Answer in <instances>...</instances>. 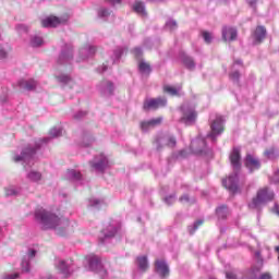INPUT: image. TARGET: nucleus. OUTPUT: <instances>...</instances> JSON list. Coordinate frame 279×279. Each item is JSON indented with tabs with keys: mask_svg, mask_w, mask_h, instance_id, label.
<instances>
[{
	"mask_svg": "<svg viewBox=\"0 0 279 279\" xmlns=\"http://www.w3.org/2000/svg\"><path fill=\"white\" fill-rule=\"evenodd\" d=\"M233 173L222 180V185L230 193H239V169H241V148L234 147L230 155Z\"/></svg>",
	"mask_w": 279,
	"mask_h": 279,
	"instance_id": "1",
	"label": "nucleus"
},
{
	"mask_svg": "<svg viewBox=\"0 0 279 279\" xmlns=\"http://www.w3.org/2000/svg\"><path fill=\"white\" fill-rule=\"evenodd\" d=\"M191 153L198 156H208V154H210V150L206 145V138L199 135L191 142L190 149H182L179 153L174 154L173 157L177 160H180V158H186Z\"/></svg>",
	"mask_w": 279,
	"mask_h": 279,
	"instance_id": "2",
	"label": "nucleus"
},
{
	"mask_svg": "<svg viewBox=\"0 0 279 279\" xmlns=\"http://www.w3.org/2000/svg\"><path fill=\"white\" fill-rule=\"evenodd\" d=\"M35 219L46 229L58 228V226H69V220L62 219L43 208L35 211Z\"/></svg>",
	"mask_w": 279,
	"mask_h": 279,
	"instance_id": "3",
	"label": "nucleus"
},
{
	"mask_svg": "<svg viewBox=\"0 0 279 279\" xmlns=\"http://www.w3.org/2000/svg\"><path fill=\"white\" fill-rule=\"evenodd\" d=\"M275 197L274 192L269 187H264L257 191L256 197L248 204L252 210H260L265 204L271 202Z\"/></svg>",
	"mask_w": 279,
	"mask_h": 279,
	"instance_id": "4",
	"label": "nucleus"
},
{
	"mask_svg": "<svg viewBox=\"0 0 279 279\" xmlns=\"http://www.w3.org/2000/svg\"><path fill=\"white\" fill-rule=\"evenodd\" d=\"M255 260L256 265L253 266L247 272L246 278L247 279H271V275L269 272L262 274L258 277V274L260 272V269L263 268V257H260V252H255Z\"/></svg>",
	"mask_w": 279,
	"mask_h": 279,
	"instance_id": "5",
	"label": "nucleus"
},
{
	"mask_svg": "<svg viewBox=\"0 0 279 279\" xmlns=\"http://www.w3.org/2000/svg\"><path fill=\"white\" fill-rule=\"evenodd\" d=\"M175 137L169 133H159L155 138V145L157 151H161L165 147H175Z\"/></svg>",
	"mask_w": 279,
	"mask_h": 279,
	"instance_id": "6",
	"label": "nucleus"
},
{
	"mask_svg": "<svg viewBox=\"0 0 279 279\" xmlns=\"http://www.w3.org/2000/svg\"><path fill=\"white\" fill-rule=\"evenodd\" d=\"M223 123H226V120L221 116H216V119L211 120V132L207 134V138H210L211 143H215L217 137L223 132Z\"/></svg>",
	"mask_w": 279,
	"mask_h": 279,
	"instance_id": "7",
	"label": "nucleus"
},
{
	"mask_svg": "<svg viewBox=\"0 0 279 279\" xmlns=\"http://www.w3.org/2000/svg\"><path fill=\"white\" fill-rule=\"evenodd\" d=\"M181 123H185L186 125H191V123H195V119H197V113L195 112V108L191 107L187 104L181 106Z\"/></svg>",
	"mask_w": 279,
	"mask_h": 279,
	"instance_id": "8",
	"label": "nucleus"
},
{
	"mask_svg": "<svg viewBox=\"0 0 279 279\" xmlns=\"http://www.w3.org/2000/svg\"><path fill=\"white\" fill-rule=\"evenodd\" d=\"M69 21V15H62L58 17L56 15H50L41 20V27H58V25H64Z\"/></svg>",
	"mask_w": 279,
	"mask_h": 279,
	"instance_id": "9",
	"label": "nucleus"
},
{
	"mask_svg": "<svg viewBox=\"0 0 279 279\" xmlns=\"http://www.w3.org/2000/svg\"><path fill=\"white\" fill-rule=\"evenodd\" d=\"M167 106V98L158 97L150 98L144 101L143 109L144 110H158V108H165Z\"/></svg>",
	"mask_w": 279,
	"mask_h": 279,
	"instance_id": "10",
	"label": "nucleus"
},
{
	"mask_svg": "<svg viewBox=\"0 0 279 279\" xmlns=\"http://www.w3.org/2000/svg\"><path fill=\"white\" fill-rule=\"evenodd\" d=\"M244 165L246 169H248L250 173H254V171H258V169H260V160L250 154L246 155Z\"/></svg>",
	"mask_w": 279,
	"mask_h": 279,
	"instance_id": "11",
	"label": "nucleus"
},
{
	"mask_svg": "<svg viewBox=\"0 0 279 279\" xmlns=\"http://www.w3.org/2000/svg\"><path fill=\"white\" fill-rule=\"evenodd\" d=\"M155 271L160 278H167L169 276V265L165 259H157L155 262Z\"/></svg>",
	"mask_w": 279,
	"mask_h": 279,
	"instance_id": "12",
	"label": "nucleus"
},
{
	"mask_svg": "<svg viewBox=\"0 0 279 279\" xmlns=\"http://www.w3.org/2000/svg\"><path fill=\"white\" fill-rule=\"evenodd\" d=\"M241 71H243V61H241V59H236L231 68L230 80H232V82H239Z\"/></svg>",
	"mask_w": 279,
	"mask_h": 279,
	"instance_id": "13",
	"label": "nucleus"
},
{
	"mask_svg": "<svg viewBox=\"0 0 279 279\" xmlns=\"http://www.w3.org/2000/svg\"><path fill=\"white\" fill-rule=\"evenodd\" d=\"M162 121H163L162 117L153 118L148 121L142 122L141 128H142L143 132H147L148 130H151L153 128H158V125H160V123H162Z\"/></svg>",
	"mask_w": 279,
	"mask_h": 279,
	"instance_id": "14",
	"label": "nucleus"
},
{
	"mask_svg": "<svg viewBox=\"0 0 279 279\" xmlns=\"http://www.w3.org/2000/svg\"><path fill=\"white\" fill-rule=\"evenodd\" d=\"M90 269L97 271L100 276H108V271L105 269L104 265H101V260L97 257H94L89 263Z\"/></svg>",
	"mask_w": 279,
	"mask_h": 279,
	"instance_id": "15",
	"label": "nucleus"
},
{
	"mask_svg": "<svg viewBox=\"0 0 279 279\" xmlns=\"http://www.w3.org/2000/svg\"><path fill=\"white\" fill-rule=\"evenodd\" d=\"M238 32L236 28L232 26H225L222 28V38L223 40H227L228 43L232 40H236Z\"/></svg>",
	"mask_w": 279,
	"mask_h": 279,
	"instance_id": "16",
	"label": "nucleus"
},
{
	"mask_svg": "<svg viewBox=\"0 0 279 279\" xmlns=\"http://www.w3.org/2000/svg\"><path fill=\"white\" fill-rule=\"evenodd\" d=\"M92 169H96V171H104L106 167H108V158L106 156L100 155L99 160L90 161Z\"/></svg>",
	"mask_w": 279,
	"mask_h": 279,
	"instance_id": "17",
	"label": "nucleus"
},
{
	"mask_svg": "<svg viewBox=\"0 0 279 279\" xmlns=\"http://www.w3.org/2000/svg\"><path fill=\"white\" fill-rule=\"evenodd\" d=\"M19 87L22 88L23 90H36V86H38V82L35 80H21L17 83Z\"/></svg>",
	"mask_w": 279,
	"mask_h": 279,
	"instance_id": "18",
	"label": "nucleus"
},
{
	"mask_svg": "<svg viewBox=\"0 0 279 279\" xmlns=\"http://www.w3.org/2000/svg\"><path fill=\"white\" fill-rule=\"evenodd\" d=\"M265 36H267V29L263 26H258L254 32V43L255 45L258 43H263Z\"/></svg>",
	"mask_w": 279,
	"mask_h": 279,
	"instance_id": "19",
	"label": "nucleus"
},
{
	"mask_svg": "<svg viewBox=\"0 0 279 279\" xmlns=\"http://www.w3.org/2000/svg\"><path fill=\"white\" fill-rule=\"evenodd\" d=\"M148 75H151V65L145 60L141 59V78L146 80Z\"/></svg>",
	"mask_w": 279,
	"mask_h": 279,
	"instance_id": "20",
	"label": "nucleus"
},
{
	"mask_svg": "<svg viewBox=\"0 0 279 279\" xmlns=\"http://www.w3.org/2000/svg\"><path fill=\"white\" fill-rule=\"evenodd\" d=\"M58 269L60 274H62V276H64L65 278H69L72 274L70 266L66 265V262L64 260L59 262Z\"/></svg>",
	"mask_w": 279,
	"mask_h": 279,
	"instance_id": "21",
	"label": "nucleus"
},
{
	"mask_svg": "<svg viewBox=\"0 0 279 279\" xmlns=\"http://www.w3.org/2000/svg\"><path fill=\"white\" fill-rule=\"evenodd\" d=\"M165 93H168V95H171L172 97H175L178 95H180V93H182V86H170V85H166L163 87Z\"/></svg>",
	"mask_w": 279,
	"mask_h": 279,
	"instance_id": "22",
	"label": "nucleus"
},
{
	"mask_svg": "<svg viewBox=\"0 0 279 279\" xmlns=\"http://www.w3.org/2000/svg\"><path fill=\"white\" fill-rule=\"evenodd\" d=\"M182 62H183L184 66H186V69H189L190 71H193V69H195V60H193V57L183 54Z\"/></svg>",
	"mask_w": 279,
	"mask_h": 279,
	"instance_id": "23",
	"label": "nucleus"
},
{
	"mask_svg": "<svg viewBox=\"0 0 279 279\" xmlns=\"http://www.w3.org/2000/svg\"><path fill=\"white\" fill-rule=\"evenodd\" d=\"M216 215L219 219H226L228 217V207L226 205L219 206L216 209Z\"/></svg>",
	"mask_w": 279,
	"mask_h": 279,
	"instance_id": "24",
	"label": "nucleus"
},
{
	"mask_svg": "<svg viewBox=\"0 0 279 279\" xmlns=\"http://www.w3.org/2000/svg\"><path fill=\"white\" fill-rule=\"evenodd\" d=\"M166 32H175L178 29V22L175 20H168L165 24Z\"/></svg>",
	"mask_w": 279,
	"mask_h": 279,
	"instance_id": "25",
	"label": "nucleus"
},
{
	"mask_svg": "<svg viewBox=\"0 0 279 279\" xmlns=\"http://www.w3.org/2000/svg\"><path fill=\"white\" fill-rule=\"evenodd\" d=\"M27 178L31 180V182H40V180H43V174L38 171H31L27 174Z\"/></svg>",
	"mask_w": 279,
	"mask_h": 279,
	"instance_id": "26",
	"label": "nucleus"
},
{
	"mask_svg": "<svg viewBox=\"0 0 279 279\" xmlns=\"http://www.w3.org/2000/svg\"><path fill=\"white\" fill-rule=\"evenodd\" d=\"M204 223V220L199 219L193 223V226L187 227L190 234H195V231Z\"/></svg>",
	"mask_w": 279,
	"mask_h": 279,
	"instance_id": "27",
	"label": "nucleus"
},
{
	"mask_svg": "<svg viewBox=\"0 0 279 279\" xmlns=\"http://www.w3.org/2000/svg\"><path fill=\"white\" fill-rule=\"evenodd\" d=\"M149 269V262L147 260V256L141 257V272Z\"/></svg>",
	"mask_w": 279,
	"mask_h": 279,
	"instance_id": "28",
	"label": "nucleus"
},
{
	"mask_svg": "<svg viewBox=\"0 0 279 279\" xmlns=\"http://www.w3.org/2000/svg\"><path fill=\"white\" fill-rule=\"evenodd\" d=\"M203 39L207 45H210L213 43V34L209 32L204 31L202 33Z\"/></svg>",
	"mask_w": 279,
	"mask_h": 279,
	"instance_id": "29",
	"label": "nucleus"
},
{
	"mask_svg": "<svg viewBox=\"0 0 279 279\" xmlns=\"http://www.w3.org/2000/svg\"><path fill=\"white\" fill-rule=\"evenodd\" d=\"M133 56H134V58L137 60V66H138V69H141V49H138V48H135L134 50H133Z\"/></svg>",
	"mask_w": 279,
	"mask_h": 279,
	"instance_id": "30",
	"label": "nucleus"
},
{
	"mask_svg": "<svg viewBox=\"0 0 279 279\" xmlns=\"http://www.w3.org/2000/svg\"><path fill=\"white\" fill-rule=\"evenodd\" d=\"M32 47H40L43 45V38L41 37H34L31 41Z\"/></svg>",
	"mask_w": 279,
	"mask_h": 279,
	"instance_id": "31",
	"label": "nucleus"
},
{
	"mask_svg": "<svg viewBox=\"0 0 279 279\" xmlns=\"http://www.w3.org/2000/svg\"><path fill=\"white\" fill-rule=\"evenodd\" d=\"M270 181L272 182V184H279V169L274 171Z\"/></svg>",
	"mask_w": 279,
	"mask_h": 279,
	"instance_id": "32",
	"label": "nucleus"
},
{
	"mask_svg": "<svg viewBox=\"0 0 279 279\" xmlns=\"http://www.w3.org/2000/svg\"><path fill=\"white\" fill-rule=\"evenodd\" d=\"M175 195H169L167 197L163 198L165 204H167L168 206H171V204H173L175 202Z\"/></svg>",
	"mask_w": 279,
	"mask_h": 279,
	"instance_id": "33",
	"label": "nucleus"
},
{
	"mask_svg": "<svg viewBox=\"0 0 279 279\" xmlns=\"http://www.w3.org/2000/svg\"><path fill=\"white\" fill-rule=\"evenodd\" d=\"M141 19H147V11L145 10V4L141 3Z\"/></svg>",
	"mask_w": 279,
	"mask_h": 279,
	"instance_id": "34",
	"label": "nucleus"
},
{
	"mask_svg": "<svg viewBox=\"0 0 279 279\" xmlns=\"http://www.w3.org/2000/svg\"><path fill=\"white\" fill-rule=\"evenodd\" d=\"M123 48H118L116 51H114V56L117 58V60L121 59V57L123 56Z\"/></svg>",
	"mask_w": 279,
	"mask_h": 279,
	"instance_id": "35",
	"label": "nucleus"
},
{
	"mask_svg": "<svg viewBox=\"0 0 279 279\" xmlns=\"http://www.w3.org/2000/svg\"><path fill=\"white\" fill-rule=\"evenodd\" d=\"M50 134H51V136H61L62 135V131H60L58 129H51L50 130Z\"/></svg>",
	"mask_w": 279,
	"mask_h": 279,
	"instance_id": "36",
	"label": "nucleus"
},
{
	"mask_svg": "<svg viewBox=\"0 0 279 279\" xmlns=\"http://www.w3.org/2000/svg\"><path fill=\"white\" fill-rule=\"evenodd\" d=\"M265 156H267L269 159H272L276 156V151L274 149L266 150Z\"/></svg>",
	"mask_w": 279,
	"mask_h": 279,
	"instance_id": "37",
	"label": "nucleus"
},
{
	"mask_svg": "<svg viewBox=\"0 0 279 279\" xmlns=\"http://www.w3.org/2000/svg\"><path fill=\"white\" fill-rule=\"evenodd\" d=\"M22 270L23 271H29V263L27 260L22 262Z\"/></svg>",
	"mask_w": 279,
	"mask_h": 279,
	"instance_id": "38",
	"label": "nucleus"
},
{
	"mask_svg": "<svg viewBox=\"0 0 279 279\" xmlns=\"http://www.w3.org/2000/svg\"><path fill=\"white\" fill-rule=\"evenodd\" d=\"M133 11L137 14H141V2H135V4L133 5Z\"/></svg>",
	"mask_w": 279,
	"mask_h": 279,
	"instance_id": "39",
	"label": "nucleus"
},
{
	"mask_svg": "<svg viewBox=\"0 0 279 279\" xmlns=\"http://www.w3.org/2000/svg\"><path fill=\"white\" fill-rule=\"evenodd\" d=\"M98 14L99 16H108L110 15V12L108 11V9H101Z\"/></svg>",
	"mask_w": 279,
	"mask_h": 279,
	"instance_id": "40",
	"label": "nucleus"
},
{
	"mask_svg": "<svg viewBox=\"0 0 279 279\" xmlns=\"http://www.w3.org/2000/svg\"><path fill=\"white\" fill-rule=\"evenodd\" d=\"M246 1L248 3L250 8H253V10L256 9V3L258 0H246Z\"/></svg>",
	"mask_w": 279,
	"mask_h": 279,
	"instance_id": "41",
	"label": "nucleus"
},
{
	"mask_svg": "<svg viewBox=\"0 0 279 279\" xmlns=\"http://www.w3.org/2000/svg\"><path fill=\"white\" fill-rule=\"evenodd\" d=\"M109 94L112 95L114 93V85L110 82L107 83Z\"/></svg>",
	"mask_w": 279,
	"mask_h": 279,
	"instance_id": "42",
	"label": "nucleus"
},
{
	"mask_svg": "<svg viewBox=\"0 0 279 279\" xmlns=\"http://www.w3.org/2000/svg\"><path fill=\"white\" fill-rule=\"evenodd\" d=\"M226 278L227 279H236V274H234L233 271L227 272Z\"/></svg>",
	"mask_w": 279,
	"mask_h": 279,
	"instance_id": "43",
	"label": "nucleus"
},
{
	"mask_svg": "<svg viewBox=\"0 0 279 279\" xmlns=\"http://www.w3.org/2000/svg\"><path fill=\"white\" fill-rule=\"evenodd\" d=\"M144 47H146V49H151V39H145Z\"/></svg>",
	"mask_w": 279,
	"mask_h": 279,
	"instance_id": "44",
	"label": "nucleus"
},
{
	"mask_svg": "<svg viewBox=\"0 0 279 279\" xmlns=\"http://www.w3.org/2000/svg\"><path fill=\"white\" fill-rule=\"evenodd\" d=\"M180 202L189 203V202H191V199L189 198V195L184 194L183 196L180 197Z\"/></svg>",
	"mask_w": 279,
	"mask_h": 279,
	"instance_id": "45",
	"label": "nucleus"
},
{
	"mask_svg": "<svg viewBox=\"0 0 279 279\" xmlns=\"http://www.w3.org/2000/svg\"><path fill=\"white\" fill-rule=\"evenodd\" d=\"M72 175L73 178H75V180H80L82 178V173L77 172V171H72Z\"/></svg>",
	"mask_w": 279,
	"mask_h": 279,
	"instance_id": "46",
	"label": "nucleus"
},
{
	"mask_svg": "<svg viewBox=\"0 0 279 279\" xmlns=\"http://www.w3.org/2000/svg\"><path fill=\"white\" fill-rule=\"evenodd\" d=\"M19 278V272H15V274H12V275H9V276H5L4 279H16Z\"/></svg>",
	"mask_w": 279,
	"mask_h": 279,
	"instance_id": "47",
	"label": "nucleus"
},
{
	"mask_svg": "<svg viewBox=\"0 0 279 279\" xmlns=\"http://www.w3.org/2000/svg\"><path fill=\"white\" fill-rule=\"evenodd\" d=\"M5 195H7V196L16 195V192H15L13 189L5 190Z\"/></svg>",
	"mask_w": 279,
	"mask_h": 279,
	"instance_id": "48",
	"label": "nucleus"
},
{
	"mask_svg": "<svg viewBox=\"0 0 279 279\" xmlns=\"http://www.w3.org/2000/svg\"><path fill=\"white\" fill-rule=\"evenodd\" d=\"M7 56H8V52H5V50L0 48V58H7Z\"/></svg>",
	"mask_w": 279,
	"mask_h": 279,
	"instance_id": "49",
	"label": "nucleus"
},
{
	"mask_svg": "<svg viewBox=\"0 0 279 279\" xmlns=\"http://www.w3.org/2000/svg\"><path fill=\"white\" fill-rule=\"evenodd\" d=\"M88 51H89L90 56H93L97 51V48L92 46V47H89Z\"/></svg>",
	"mask_w": 279,
	"mask_h": 279,
	"instance_id": "50",
	"label": "nucleus"
},
{
	"mask_svg": "<svg viewBox=\"0 0 279 279\" xmlns=\"http://www.w3.org/2000/svg\"><path fill=\"white\" fill-rule=\"evenodd\" d=\"M274 213H276V215L279 216V206H278V204H275Z\"/></svg>",
	"mask_w": 279,
	"mask_h": 279,
	"instance_id": "51",
	"label": "nucleus"
},
{
	"mask_svg": "<svg viewBox=\"0 0 279 279\" xmlns=\"http://www.w3.org/2000/svg\"><path fill=\"white\" fill-rule=\"evenodd\" d=\"M28 256L31 258H34V256H36V251L32 250L29 253H28Z\"/></svg>",
	"mask_w": 279,
	"mask_h": 279,
	"instance_id": "52",
	"label": "nucleus"
},
{
	"mask_svg": "<svg viewBox=\"0 0 279 279\" xmlns=\"http://www.w3.org/2000/svg\"><path fill=\"white\" fill-rule=\"evenodd\" d=\"M21 160H23V157H21V156H16V157L14 158V161H15V162H21Z\"/></svg>",
	"mask_w": 279,
	"mask_h": 279,
	"instance_id": "53",
	"label": "nucleus"
},
{
	"mask_svg": "<svg viewBox=\"0 0 279 279\" xmlns=\"http://www.w3.org/2000/svg\"><path fill=\"white\" fill-rule=\"evenodd\" d=\"M110 1V3H112L113 5L116 4V3H121V0H109Z\"/></svg>",
	"mask_w": 279,
	"mask_h": 279,
	"instance_id": "54",
	"label": "nucleus"
},
{
	"mask_svg": "<svg viewBox=\"0 0 279 279\" xmlns=\"http://www.w3.org/2000/svg\"><path fill=\"white\" fill-rule=\"evenodd\" d=\"M58 232H59V234H61V236L64 234V231H62V227H60V228L58 229Z\"/></svg>",
	"mask_w": 279,
	"mask_h": 279,
	"instance_id": "55",
	"label": "nucleus"
},
{
	"mask_svg": "<svg viewBox=\"0 0 279 279\" xmlns=\"http://www.w3.org/2000/svg\"><path fill=\"white\" fill-rule=\"evenodd\" d=\"M35 153H36V150L33 149V150H32V154H35Z\"/></svg>",
	"mask_w": 279,
	"mask_h": 279,
	"instance_id": "56",
	"label": "nucleus"
},
{
	"mask_svg": "<svg viewBox=\"0 0 279 279\" xmlns=\"http://www.w3.org/2000/svg\"><path fill=\"white\" fill-rule=\"evenodd\" d=\"M153 1H162V0H153Z\"/></svg>",
	"mask_w": 279,
	"mask_h": 279,
	"instance_id": "57",
	"label": "nucleus"
}]
</instances>
